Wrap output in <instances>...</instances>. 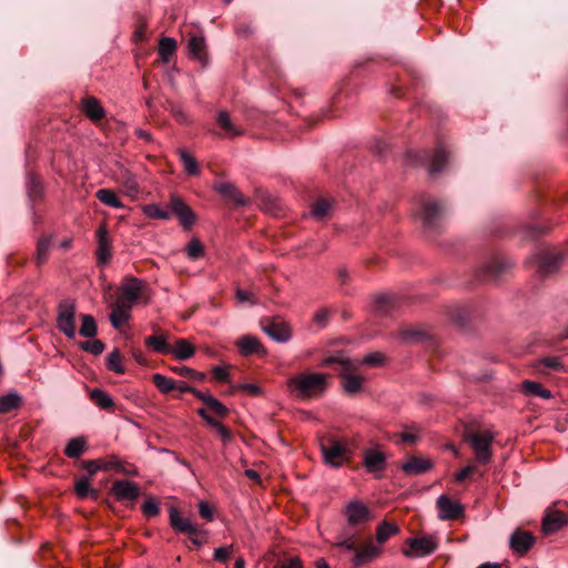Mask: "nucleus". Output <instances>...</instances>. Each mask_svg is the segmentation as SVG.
Returning a JSON list of instances; mask_svg holds the SVG:
<instances>
[{"instance_id":"1","label":"nucleus","mask_w":568,"mask_h":568,"mask_svg":"<svg viewBox=\"0 0 568 568\" xmlns=\"http://www.w3.org/2000/svg\"><path fill=\"white\" fill-rule=\"evenodd\" d=\"M346 526L336 536L335 546L345 550L355 549V539L361 530L373 520V511L359 499H352L342 510Z\"/></svg>"},{"instance_id":"2","label":"nucleus","mask_w":568,"mask_h":568,"mask_svg":"<svg viewBox=\"0 0 568 568\" xmlns=\"http://www.w3.org/2000/svg\"><path fill=\"white\" fill-rule=\"evenodd\" d=\"M327 386V375L323 373H301L287 381L288 393L297 399L320 396Z\"/></svg>"},{"instance_id":"3","label":"nucleus","mask_w":568,"mask_h":568,"mask_svg":"<svg viewBox=\"0 0 568 568\" xmlns=\"http://www.w3.org/2000/svg\"><path fill=\"white\" fill-rule=\"evenodd\" d=\"M337 365L343 378V387L346 393L355 394L363 387L364 377L355 374L358 368L355 361L345 356H329L323 361L322 366Z\"/></svg>"},{"instance_id":"4","label":"nucleus","mask_w":568,"mask_h":568,"mask_svg":"<svg viewBox=\"0 0 568 568\" xmlns=\"http://www.w3.org/2000/svg\"><path fill=\"white\" fill-rule=\"evenodd\" d=\"M465 439L469 443L477 465H486L493 457L494 433L489 429H468Z\"/></svg>"},{"instance_id":"5","label":"nucleus","mask_w":568,"mask_h":568,"mask_svg":"<svg viewBox=\"0 0 568 568\" xmlns=\"http://www.w3.org/2000/svg\"><path fill=\"white\" fill-rule=\"evenodd\" d=\"M416 219H418L426 229H436L439 220L445 213L444 204L438 201L420 195L416 204Z\"/></svg>"},{"instance_id":"6","label":"nucleus","mask_w":568,"mask_h":568,"mask_svg":"<svg viewBox=\"0 0 568 568\" xmlns=\"http://www.w3.org/2000/svg\"><path fill=\"white\" fill-rule=\"evenodd\" d=\"M534 260L538 276L547 278L559 271L565 262V254L555 248H540L534 255Z\"/></svg>"},{"instance_id":"7","label":"nucleus","mask_w":568,"mask_h":568,"mask_svg":"<svg viewBox=\"0 0 568 568\" xmlns=\"http://www.w3.org/2000/svg\"><path fill=\"white\" fill-rule=\"evenodd\" d=\"M75 303L71 300L61 301L58 305L57 326L70 339L75 337Z\"/></svg>"},{"instance_id":"8","label":"nucleus","mask_w":568,"mask_h":568,"mask_svg":"<svg viewBox=\"0 0 568 568\" xmlns=\"http://www.w3.org/2000/svg\"><path fill=\"white\" fill-rule=\"evenodd\" d=\"M324 462L335 468L341 467L348 459V449L335 439H328L321 444Z\"/></svg>"},{"instance_id":"9","label":"nucleus","mask_w":568,"mask_h":568,"mask_svg":"<svg viewBox=\"0 0 568 568\" xmlns=\"http://www.w3.org/2000/svg\"><path fill=\"white\" fill-rule=\"evenodd\" d=\"M407 544L409 549L403 551L406 557H425L433 554L437 548V542L433 536L409 538Z\"/></svg>"},{"instance_id":"10","label":"nucleus","mask_w":568,"mask_h":568,"mask_svg":"<svg viewBox=\"0 0 568 568\" xmlns=\"http://www.w3.org/2000/svg\"><path fill=\"white\" fill-rule=\"evenodd\" d=\"M438 509V518L442 520L456 519L464 513V507L460 503L452 500L446 495H440L436 500Z\"/></svg>"},{"instance_id":"11","label":"nucleus","mask_w":568,"mask_h":568,"mask_svg":"<svg viewBox=\"0 0 568 568\" xmlns=\"http://www.w3.org/2000/svg\"><path fill=\"white\" fill-rule=\"evenodd\" d=\"M111 493L119 501H134L139 497L140 489L133 481L120 479L112 484Z\"/></svg>"},{"instance_id":"12","label":"nucleus","mask_w":568,"mask_h":568,"mask_svg":"<svg viewBox=\"0 0 568 568\" xmlns=\"http://www.w3.org/2000/svg\"><path fill=\"white\" fill-rule=\"evenodd\" d=\"M535 537L526 530L517 529L509 538V546L517 555H525L534 545Z\"/></svg>"},{"instance_id":"13","label":"nucleus","mask_w":568,"mask_h":568,"mask_svg":"<svg viewBox=\"0 0 568 568\" xmlns=\"http://www.w3.org/2000/svg\"><path fill=\"white\" fill-rule=\"evenodd\" d=\"M170 524L175 531L196 536L202 532L189 518L182 517L175 508L170 510Z\"/></svg>"},{"instance_id":"14","label":"nucleus","mask_w":568,"mask_h":568,"mask_svg":"<svg viewBox=\"0 0 568 568\" xmlns=\"http://www.w3.org/2000/svg\"><path fill=\"white\" fill-rule=\"evenodd\" d=\"M142 287L143 282L139 278L132 277L123 284L121 288V295L118 300L125 302V304H129L130 306H133L140 296Z\"/></svg>"},{"instance_id":"15","label":"nucleus","mask_w":568,"mask_h":568,"mask_svg":"<svg viewBox=\"0 0 568 568\" xmlns=\"http://www.w3.org/2000/svg\"><path fill=\"white\" fill-rule=\"evenodd\" d=\"M353 551H355L352 559L353 564L356 566H363L379 557L382 554V547L379 545L368 544L363 548H357L355 545V549Z\"/></svg>"},{"instance_id":"16","label":"nucleus","mask_w":568,"mask_h":568,"mask_svg":"<svg viewBox=\"0 0 568 568\" xmlns=\"http://www.w3.org/2000/svg\"><path fill=\"white\" fill-rule=\"evenodd\" d=\"M97 241H98V250H97V258L99 265H104L109 262L111 257V248H110V240L108 230L105 226H100L97 231Z\"/></svg>"},{"instance_id":"17","label":"nucleus","mask_w":568,"mask_h":568,"mask_svg":"<svg viewBox=\"0 0 568 568\" xmlns=\"http://www.w3.org/2000/svg\"><path fill=\"white\" fill-rule=\"evenodd\" d=\"M263 331L278 343H286L292 337L290 328L284 323L267 321L263 324Z\"/></svg>"},{"instance_id":"18","label":"nucleus","mask_w":568,"mask_h":568,"mask_svg":"<svg viewBox=\"0 0 568 568\" xmlns=\"http://www.w3.org/2000/svg\"><path fill=\"white\" fill-rule=\"evenodd\" d=\"M214 190L225 199L233 201L236 205L244 206L247 204V200L244 195L230 182H216Z\"/></svg>"},{"instance_id":"19","label":"nucleus","mask_w":568,"mask_h":568,"mask_svg":"<svg viewBox=\"0 0 568 568\" xmlns=\"http://www.w3.org/2000/svg\"><path fill=\"white\" fill-rule=\"evenodd\" d=\"M83 113L93 122H98L105 116V111L100 101L94 97H87L81 102Z\"/></svg>"},{"instance_id":"20","label":"nucleus","mask_w":568,"mask_h":568,"mask_svg":"<svg viewBox=\"0 0 568 568\" xmlns=\"http://www.w3.org/2000/svg\"><path fill=\"white\" fill-rule=\"evenodd\" d=\"M567 524V517L564 513L555 510L549 511L542 519V531L546 535L554 534Z\"/></svg>"},{"instance_id":"21","label":"nucleus","mask_w":568,"mask_h":568,"mask_svg":"<svg viewBox=\"0 0 568 568\" xmlns=\"http://www.w3.org/2000/svg\"><path fill=\"white\" fill-rule=\"evenodd\" d=\"M433 463L429 459L412 456L403 465L402 469L407 475H420L430 470Z\"/></svg>"},{"instance_id":"22","label":"nucleus","mask_w":568,"mask_h":568,"mask_svg":"<svg viewBox=\"0 0 568 568\" xmlns=\"http://www.w3.org/2000/svg\"><path fill=\"white\" fill-rule=\"evenodd\" d=\"M171 209L184 227H190L193 225L195 216L183 201L173 196L171 199Z\"/></svg>"},{"instance_id":"23","label":"nucleus","mask_w":568,"mask_h":568,"mask_svg":"<svg viewBox=\"0 0 568 568\" xmlns=\"http://www.w3.org/2000/svg\"><path fill=\"white\" fill-rule=\"evenodd\" d=\"M131 308L132 306L119 300L112 304L110 322L114 328H120L129 320Z\"/></svg>"},{"instance_id":"24","label":"nucleus","mask_w":568,"mask_h":568,"mask_svg":"<svg viewBox=\"0 0 568 568\" xmlns=\"http://www.w3.org/2000/svg\"><path fill=\"white\" fill-rule=\"evenodd\" d=\"M364 466L367 471H382L385 467V455L377 449H368L364 455Z\"/></svg>"},{"instance_id":"25","label":"nucleus","mask_w":568,"mask_h":568,"mask_svg":"<svg viewBox=\"0 0 568 568\" xmlns=\"http://www.w3.org/2000/svg\"><path fill=\"white\" fill-rule=\"evenodd\" d=\"M187 48L190 54L199 61L205 59V39L202 34L195 32L191 33L187 39Z\"/></svg>"},{"instance_id":"26","label":"nucleus","mask_w":568,"mask_h":568,"mask_svg":"<svg viewBox=\"0 0 568 568\" xmlns=\"http://www.w3.org/2000/svg\"><path fill=\"white\" fill-rule=\"evenodd\" d=\"M195 353L194 346L189 343V341L184 338H179L175 341L174 345H171V354L174 358L179 361H186L191 358Z\"/></svg>"},{"instance_id":"27","label":"nucleus","mask_w":568,"mask_h":568,"mask_svg":"<svg viewBox=\"0 0 568 568\" xmlns=\"http://www.w3.org/2000/svg\"><path fill=\"white\" fill-rule=\"evenodd\" d=\"M449 153L445 146L439 145L432 158L428 160L429 173L436 174L444 170L446 163H448Z\"/></svg>"},{"instance_id":"28","label":"nucleus","mask_w":568,"mask_h":568,"mask_svg":"<svg viewBox=\"0 0 568 568\" xmlns=\"http://www.w3.org/2000/svg\"><path fill=\"white\" fill-rule=\"evenodd\" d=\"M84 467L88 470L89 476L95 475L99 470L116 469L118 471L130 474L119 462H99L89 460L84 463Z\"/></svg>"},{"instance_id":"29","label":"nucleus","mask_w":568,"mask_h":568,"mask_svg":"<svg viewBox=\"0 0 568 568\" xmlns=\"http://www.w3.org/2000/svg\"><path fill=\"white\" fill-rule=\"evenodd\" d=\"M399 531H400V529H399L397 524L390 523V521H387V520H383L376 527V536H375L376 537V541L379 545H383L389 538H392L393 536H396L397 534H399Z\"/></svg>"},{"instance_id":"30","label":"nucleus","mask_w":568,"mask_h":568,"mask_svg":"<svg viewBox=\"0 0 568 568\" xmlns=\"http://www.w3.org/2000/svg\"><path fill=\"white\" fill-rule=\"evenodd\" d=\"M237 347L240 353L244 356L260 353L263 349L260 341L252 335H245L242 338H240L237 341Z\"/></svg>"},{"instance_id":"31","label":"nucleus","mask_w":568,"mask_h":568,"mask_svg":"<svg viewBox=\"0 0 568 568\" xmlns=\"http://www.w3.org/2000/svg\"><path fill=\"white\" fill-rule=\"evenodd\" d=\"M145 345L158 354H169L171 345L168 343L165 335H151L144 341Z\"/></svg>"},{"instance_id":"32","label":"nucleus","mask_w":568,"mask_h":568,"mask_svg":"<svg viewBox=\"0 0 568 568\" xmlns=\"http://www.w3.org/2000/svg\"><path fill=\"white\" fill-rule=\"evenodd\" d=\"M535 368L540 373H548L549 371H564L565 366L559 356H548L539 358L535 364Z\"/></svg>"},{"instance_id":"33","label":"nucleus","mask_w":568,"mask_h":568,"mask_svg":"<svg viewBox=\"0 0 568 568\" xmlns=\"http://www.w3.org/2000/svg\"><path fill=\"white\" fill-rule=\"evenodd\" d=\"M119 181L125 189V193L129 196H135L139 193V183L135 175L129 170H122L120 173Z\"/></svg>"},{"instance_id":"34","label":"nucleus","mask_w":568,"mask_h":568,"mask_svg":"<svg viewBox=\"0 0 568 568\" xmlns=\"http://www.w3.org/2000/svg\"><path fill=\"white\" fill-rule=\"evenodd\" d=\"M523 392L526 395L537 396L544 399H549L552 396L549 389L544 388L540 383L532 381H525L523 383Z\"/></svg>"},{"instance_id":"35","label":"nucleus","mask_w":568,"mask_h":568,"mask_svg":"<svg viewBox=\"0 0 568 568\" xmlns=\"http://www.w3.org/2000/svg\"><path fill=\"white\" fill-rule=\"evenodd\" d=\"M95 197L103 204L113 209H123L124 204L110 189H100L95 192Z\"/></svg>"},{"instance_id":"36","label":"nucleus","mask_w":568,"mask_h":568,"mask_svg":"<svg viewBox=\"0 0 568 568\" xmlns=\"http://www.w3.org/2000/svg\"><path fill=\"white\" fill-rule=\"evenodd\" d=\"M333 202L327 199L317 200L311 207V216L321 221L325 219L332 211Z\"/></svg>"},{"instance_id":"37","label":"nucleus","mask_w":568,"mask_h":568,"mask_svg":"<svg viewBox=\"0 0 568 568\" xmlns=\"http://www.w3.org/2000/svg\"><path fill=\"white\" fill-rule=\"evenodd\" d=\"M52 244V236H41L37 243L36 261L38 265H42L49 257V251Z\"/></svg>"},{"instance_id":"38","label":"nucleus","mask_w":568,"mask_h":568,"mask_svg":"<svg viewBox=\"0 0 568 568\" xmlns=\"http://www.w3.org/2000/svg\"><path fill=\"white\" fill-rule=\"evenodd\" d=\"M217 125L225 131L227 135L236 136L243 133L242 130L237 129L231 121L230 114L226 111L219 112L216 116Z\"/></svg>"},{"instance_id":"39","label":"nucleus","mask_w":568,"mask_h":568,"mask_svg":"<svg viewBox=\"0 0 568 568\" xmlns=\"http://www.w3.org/2000/svg\"><path fill=\"white\" fill-rule=\"evenodd\" d=\"M85 446L87 442L83 437L72 438L68 442L64 454L69 458H78L83 454Z\"/></svg>"},{"instance_id":"40","label":"nucleus","mask_w":568,"mask_h":568,"mask_svg":"<svg viewBox=\"0 0 568 568\" xmlns=\"http://www.w3.org/2000/svg\"><path fill=\"white\" fill-rule=\"evenodd\" d=\"M176 50V41L173 38L164 37L159 43V55L168 62Z\"/></svg>"},{"instance_id":"41","label":"nucleus","mask_w":568,"mask_h":568,"mask_svg":"<svg viewBox=\"0 0 568 568\" xmlns=\"http://www.w3.org/2000/svg\"><path fill=\"white\" fill-rule=\"evenodd\" d=\"M21 403V397L17 393H9L0 397V414L9 413L16 409Z\"/></svg>"},{"instance_id":"42","label":"nucleus","mask_w":568,"mask_h":568,"mask_svg":"<svg viewBox=\"0 0 568 568\" xmlns=\"http://www.w3.org/2000/svg\"><path fill=\"white\" fill-rule=\"evenodd\" d=\"M180 160L184 170L190 175H197L200 173L196 160L185 150H179Z\"/></svg>"},{"instance_id":"43","label":"nucleus","mask_w":568,"mask_h":568,"mask_svg":"<svg viewBox=\"0 0 568 568\" xmlns=\"http://www.w3.org/2000/svg\"><path fill=\"white\" fill-rule=\"evenodd\" d=\"M91 400L102 409H108L113 406V399L102 389L95 388L90 393Z\"/></svg>"},{"instance_id":"44","label":"nucleus","mask_w":568,"mask_h":568,"mask_svg":"<svg viewBox=\"0 0 568 568\" xmlns=\"http://www.w3.org/2000/svg\"><path fill=\"white\" fill-rule=\"evenodd\" d=\"M82 325L80 327V335L92 338L98 333V326L94 317L92 315H82Z\"/></svg>"},{"instance_id":"45","label":"nucleus","mask_w":568,"mask_h":568,"mask_svg":"<svg viewBox=\"0 0 568 568\" xmlns=\"http://www.w3.org/2000/svg\"><path fill=\"white\" fill-rule=\"evenodd\" d=\"M152 381L156 388L164 394L172 392L176 386V383L172 378L159 373L152 376Z\"/></svg>"},{"instance_id":"46","label":"nucleus","mask_w":568,"mask_h":568,"mask_svg":"<svg viewBox=\"0 0 568 568\" xmlns=\"http://www.w3.org/2000/svg\"><path fill=\"white\" fill-rule=\"evenodd\" d=\"M27 192L32 201L41 197L42 183L37 175L30 174L27 182Z\"/></svg>"},{"instance_id":"47","label":"nucleus","mask_w":568,"mask_h":568,"mask_svg":"<svg viewBox=\"0 0 568 568\" xmlns=\"http://www.w3.org/2000/svg\"><path fill=\"white\" fill-rule=\"evenodd\" d=\"M185 253L191 261H197L204 255V246L196 237H193L185 246Z\"/></svg>"},{"instance_id":"48","label":"nucleus","mask_w":568,"mask_h":568,"mask_svg":"<svg viewBox=\"0 0 568 568\" xmlns=\"http://www.w3.org/2000/svg\"><path fill=\"white\" fill-rule=\"evenodd\" d=\"M106 367L116 374H123L125 372L122 365V356L118 349L111 352L106 358Z\"/></svg>"},{"instance_id":"49","label":"nucleus","mask_w":568,"mask_h":568,"mask_svg":"<svg viewBox=\"0 0 568 568\" xmlns=\"http://www.w3.org/2000/svg\"><path fill=\"white\" fill-rule=\"evenodd\" d=\"M143 213L151 219L168 220L170 217L169 211L159 204H148L143 206Z\"/></svg>"},{"instance_id":"50","label":"nucleus","mask_w":568,"mask_h":568,"mask_svg":"<svg viewBox=\"0 0 568 568\" xmlns=\"http://www.w3.org/2000/svg\"><path fill=\"white\" fill-rule=\"evenodd\" d=\"M75 494L78 495L79 498L83 499L85 497H88L89 494H92V496L94 498L98 497V491L94 490V489H91V486H90V483H89V478L88 477H83L81 479H79L77 483H75Z\"/></svg>"},{"instance_id":"51","label":"nucleus","mask_w":568,"mask_h":568,"mask_svg":"<svg viewBox=\"0 0 568 568\" xmlns=\"http://www.w3.org/2000/svg\"><path fill=\"white\" fill-rule=\"evenodd\" d=\"M172 371L183 377H186V378H190V379H194V381H199V382H202L205 379V374L204 373H201V372H196L194 371L193 368L189 367V366H176V367H172Z\"/></svg>"},{"instance_id":"52","label":"nucleus","mask_w":568,"mask_h":568,"mask_svg":"<svg viewBox=\"0 0 568 568\" xmlns=\"http://www.w3.org/2000/svg\"><path fill=\"white\" fill-rule=\"evenodd\" d=\"M398 337L404 343H417L424 338V333L415 328H406L400 331Z\"/></svg>"},{"instance_id":"53","label":"nucleus","mask_w":568,"mask_h":568,"mask_svg":"<svg viewBox=\"0 0 568 568\" xmlns=\"http://www.w3.org/2000/svg\"><path fill=\"white\" fill-rule=\"evenodd\" d=\"M359 365L379 366L384 363V356L381 353H371L362 359H354Z\"/></svg>"},{"instance_id":"54","label":"nucleus","mask_w":568,"mask_h":568,"mask_svg":"<svg viewBox=\"0 0 568 568\" xmlns=\"http://www.w3.org/2000/svg\"><path fill=\"white\" fill-rule=\"evenodd\" d=\"M207 399V409L212 410L215 415L219 417H224L229 414V408L222 404L220 400H217L214 396L212 398Z\"/></svg>"},{"instance_id":"55","label":"nucleus","mask_w":568,"mask_h":568,"mask_svg":"<svg viewBox=\"0 0 568 568\" xmlns=\"http://www.w3.org/2000/svg\"><path fill=\"white\" fill-rule=\"evenodd\" d=\"M375 310L381 314H387L388 305L392 303V296L389 294H378L375 296Z\"/></svg>"},{"instance_id":"56","label":"nucleus","mask_w":568,"mask_h":568,"mask_svg":"<svg viewBox=\"0 0 568 568\" xmlns=\"http://www.w3.org/2000/svg\"><path fill=\"white\" fill-rule=\"evenodd\" d=\"M399 437L405 443L414 444L419 438V428L416 425L408 426Z\"/></svg>"},{"instance_id":"57","label":"nucleus","mask_w":568,"mask_h":568,"mask_svg":"<svg viewBox=\"0 0 568 568\" xmlns=\"http://www.w3.org/2000/svg\"><path fill=\"white\" fill-rule=\"evenodd\" d=\"M81 348L93 355H100L104 351V344L99 339H92L81 343Z\"/></svg>"},{"instance_id":"58","label":"nucleus","mask_w":568,"mask_h":568,"mask_svg":"<svg viewBox=\"0 0 568 568\" xmlns=\"http://www.w3.org/2000/svg\"><path fill=\"white\" fill-rule=\"evenodd\" d=\"M233 390H243L251 396H260L263 394L262 388L256 384L243 383L234 385Z\"/></svg>"},{"instance_id":"59","label":"nucleus","mask_w":568,"mask_h":568,"mask_svg":"<svg viewBox=\"0 0 568 568\" xmlns=\"http://www.w3.org/2000/svg\"><path fill=\"white\" fill-rule=\"evenodd\" d=\"M142 510L146 517H154L160 513L159 503L152 497L148 498L142 505Z\"/></svg>"},{"instance_id":"60","label":"nucleus","mask_w":568,"mask_h":568,"mask_svg":"<svg viewBox=\"0 0 568 568\" xmlns=\"http://www.w3.org/2000/svg\"><path fill=\"white\" fill-rule=\"evenodd\" d=\"M480 273H481L480 276L483 280L495 278V276L497 274V265H496L495 260H491L488 263H484L480 266Z\"/></svg>"},{"instance_id":"61","label":"nucleus","mask_w":568,"mask_h":568,"mask_svg":"<svg viewBox=\"0 0 568 568\" xmlns=\"http://www.w3.org/2000/svg\"><path fill=\"white\" fill-rule=\"evenodd\" d=\"M209 425L212 426L217 432V434L221 436V438L223 439L224 443H227L231 440V438H232L231 432L222 423L214 419L212 422L209 420Z\"/></svg>"},{"instance_id":"62","label":"nucleus","mask_w":568,"mask_h":568,"mask_svg":"<svg viewBox=\"0 0 568 568\" xmlns=\"http://www.w3.org/2000/svg\"><path fill=\"white\" fill-rule=\"evenodd\" d=\"M274 568H304L298 557H288L278 561Z\"/></svg>"},{"instance_id":"63","label":"nucleus","mask_w":568,"mask_h":568,"mask_svg":"<svg viewBox=\"0 0 568 568\" xmlns=\"http://www.w3.org/2000/svg\"><path fill=\"white\" fill-rule=\"evenodd\" d=\"M478 468L475 464H469L463 469H460L458 473L455 474V480L460 483L477 473Z\"/></svg>"},{"instance_id":"64","label":"nucleus","mask_w":568,"mask_h":568,"mask_svg":"<svg viewBox=\"0 0 568 568\" xmlns=\"http://www.w3.org/2000/svg\"><path fill=\"white\" fill-rule=\"evenodd\" d=\"M213 378L216 382H224L227 383L230 381V373L227 367L223 366H214L212 368Z\"/></svg>"}]
</instances>
